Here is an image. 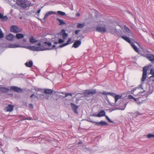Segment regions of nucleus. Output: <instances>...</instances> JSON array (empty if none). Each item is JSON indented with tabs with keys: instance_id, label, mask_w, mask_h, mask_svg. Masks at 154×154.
<instances>
[{
	"instance_id": "nucleus-1",
	"label": "nucleus",
	"mask_w": 154,
	"mask_h": 154,
	"mask_svg": "<svg viewBox=\"0 0 154 154\" xmlns=\"http://www.w3.org/2000/svg\"><path fill=\"white\" fill-rule=\"evenodd\" d=\"M37 46L38 47H36L35 46H30L26 47L27 48L33 51H43L45 50H50L51 49L49 48H46L45 47L42 46V44L40 43H38Z\"/></svg>"
},
{
	"instance_id": "nucleus-2",
	"label": "nucleus",
	"mask_w": 154,
	"mask_h": 154,
	"mask_svg": "<svg viewBox=\"0 0 154 154\" xmlns=\"http://www.w3.org/2000/svg\"><path fill=\"white\" fill-rule=\"evenodd\" d=\"M104 21H100L99 22L98 26L96 27L95 30L96 31L103 33L106 31V25Z\"/></svg>"
},
{
	"instance_id": "nucleus-3",
	"label": "nucleus",
	"mask_w": 154,
	"mask_h": 154,
	"mask_svg": "<svg viewBox=\"0 0 154 154\" xmlns=\"http://www.w3.org/2000/svg\"><path fill=\"white\" fill-rule=\"evenodd\" d=\"M17 4L23 8L29 6L31 4V2L25 0H17L16 2Z\"/></svg>"
},
{
	"instance_id": "nucleus-4",
	"label": "nucleus",
	"mask_w": 154,
	"mask_h": 154,
	"mask_svg": "<svg viewBox=\"0 0 154 154\" xmlns=\"http://www.w3.org/2000/svg\"><path fill=\"white\" fill-rule=\"evenodd\" d=\"M144 92H146V91H140L138 92L137 95H135V96H140L137 98H135L134 97L133 99L135 101L137 102V103H142L143 101H144V100H140L142 97H143V96L142 95H140V94L143 93Z\"/></svg>"
},
{
	"instance_id": "nucleus-5",
	"label": "nucleus",
	"mask_w": 154,
	"mask_h": 154,
	"mask_svg": "<svg viewBox=\"0 0 154 154\" xmlns=\"http://www.w3.org/2000/svg\"><path fill=\"white\" fill-rule=\"evenodd\" d=\"M96 89H88L85 90L84 92V94L85 97H89L91 96L96 93Z\"/></svg>"
},
{
	"instance_id": "nucleus-6",
	"label": "nucleus",
	"mask_w": 154,
	"mask_h": 154,
	"mask_svg": "<svg viewBox=\"0 0 154 154\" xmlns=\"http://www.w3.org/2000/svg\"><path fill=\"white\" fill-rule=\"evenodd\" d=\"M143 56L146 57L149 60L151 63H154V55L151 54H143Z\"/></svg>"
},
{
	"instance_id": "nucleus-7",
	"label": "nucleus",
	"mask_w": 154,
	"mask_h": 154,
	"mask_svg": "<svg viewBox=\"0 0 154 154\" xmlns=\"http://www.w3.org/2000/svg\"><path fill=\"white\" fill-rule=\"evenodd\" d=\"M98 117H100L105 116L106 119L108 120V121L110 122L113 123V122L107 116L105 115V112L103 110H102L100 111L99 113L97 114Z\"/></svg>"
},
{
	"instance_id": "nucleus-8",
	"label": "nucleus",
	"mask_w": 154,
	"mask_h": 154,
	"mask_svg": "<svg viewBox=\"0 0 154 154\" xmlns=\"http://www.w3.org/2000/svg\"><path fill=\"white\" fill-rule=\"evenodd\" d=\"M148 69V67H144L143 68L142 77L141 79L142 82H144L147 76V72Z\"/></svg>"
},
{
	"instance_id": "nucleus-9",
	"label": "nucleus",
	"mask_w": 154,
	"mask_h": 154,
	"mask_svg": "<svg viewBox=\"0 0 154 154\" xmlns=\"http://www.w3.org/2000/svg\"><path fill=\"white\" fill-rule=\"evenodd\" d=\"M22 29L19 28L17 26L13 25L10 28V31L14 33H17L21 32Z\"/></svg>"
},
{
	"instance_id": "nucleus-10",
	"label": "nucleus",
	"mask_w": 154,
	"mask_h": 154,
	"mask_svg": "<svg viewBox=\"0 0 154 154\" xmlns=\"http://www.w3.org/2000/svg\"><path fill=\"white\" fill-rule=\"evenodd\" d=\"M14 108V105L11 104H8L6 106L5 108L4 109V110L6 112H11L13 110Z\"/></svg>"
},
{
	"instance_id": "nucleus-11",
	"label": "nucleus",
	"mask_w": 154,
	"mask_h": 154,
	"mask_svg": "<svg viewBox=\"0 0 154 154\" xmlns=\"http://www.w3.org/2000/svg\"><path fill=\"white\" fill-rule=\"evenodd\" d=\"M10 89L18 93H21L23 91L22 89L20 88L17 86H11L10 87Z\"/></svg>"
},
{
	"instance_id": "nucleus-12",
	"label": "nucleus",
	"mask_w": 154,
	"mask_h": 154,
	"mask_svg": "<svg viewBox=\"0 0 154 154\" xmlns=\"http://www.w3.org/2000/svg\"><path fill=\"white\" fill-rule=\"evenodd\" d=\"M21 47L26 48L25 46H20L19 44H10L7 46V47L8 48H14Z\"/></svg>"
},
{
	"instance_id": "nucleus-13",
	"label": "nucleus",
	"mask_w": 154,
	"mask_h": 154,
	"mask_svg": "<svg viewBox=\"0 0 154 154\" xmlns=\"http://www.w3.org/2000/svg\"><path fill=\"white\" fill-rule=\"evenodd\" d=\"M71 106L74 112L77 114L78 113L77 109L78 108V106L75 104L73 103H71Z\"/></svg>"
},
{
	"instance_id": "nucleus-14",
	"label": "nucleus",
	"mask_w": 154,
	"mask_h": 154,
	"mask_svg": "<svg viewBox=\"0 0 154 154\" xmlns=\"http://www.w3.org/2000/svg\"><path fill=\"white\" fill-rule=\"evenodd\" d=\"M94 123H95V125L97 126H103L105 125H108V123L103 121L101 120L99 122H93Z\"/></svg>"
},
{
	"instance_id": "nucleus-15",
	"label": "nucleus",
	"mask_w": 154,
	"mask_h": 154,
	"mask_svg": "<svg viewBox=\"0 0 154 154\" xmlns=\"http://www.w3.org/2000/svg\"><path fill=\"white\" fill-rule=\"evenodd\" d=\"M100 93L102 95H110L114 98L116 95V94L114 93H110L109 92H107L105 91H104L103 92H101Z\"/></svg>"
},
{
	"instance_id": "nucleus-16",
	"label": "nucleus",
	"mask_w": 154,
	"mask_h": 154,
	"mask_svg": "<svg viewBox=\"0 0 154 154\" xmlns=\"http://www.w3.org/2000/svg\"><path fill=\"white\" fill-rule=\"evenodd\" d=\"M144 84V82H142L141 81V83L140 85H139L138 87L137 88H134L131 91V93L134 94V92L135 91H136L137 89H138L140 88H141V89H143V88L142 87V85Z\"/></svg>"
},
{
	"instance_id": "nucleus-17",
	"label": "nucleus",
	"mask_w": 154,
	"mask_h": 154,
	"mask_svg": "<svg viewBox=\"0 0 154 154\" xmlns=\"http://www.w3.org/2000/svg\"><path fill=\"white\" fill-rule=\"evenodd\" d=\"M81 40H79L75 41L72 45V47L75 48H77L79 47L81 44Z\"/></svg>"
},
{
	"instance_id": "nucleus-18",
	"label": "nucleus",
	"mask_w": 154,
	"mask_h": 154,
	"mask_svg": "<svg viewBox=\"0 0 154 154\" xmlns=\"http://www.w3.org/2000/svg\"><path fill=\"white\" fill-rule=\"evenodd\" d=\"M60 35L62 36L63 39H65L68 36V34L66 33L64 29L61 30L60 33Z\"/></svg>"
},
{
	"instance_id": "nucleus-19",
	"label": "nucleus",
	"mask_w": 154,
	"mask_h": 154,
	"mask_svg": "<svg viewBox=\"0 0 154 154\" xmlns=\"http://www.w3.org/2000/svg\"><path fill=\"white\" fill-rule=\"evenodd\" d=\"M14 38V35L11 33H10L7 36L6 39L9 41H13Z\"/></svg>"
},
{
	"instance_id": "nucleus-20",
	"label": "nucleus",
	"mask_w": 154,
	"mask_h": 154,
	"mask_svg": "<svg viewBox=\"0 0 154 154\" xmlns=\"http://www.w3.org/2000/svg\"><path fill=\"white\" fill-rule=\"evenodd\" d=\"M10 91L9 88H6L5 87H0V91L3 93H7L8 92Z\"/></svg>"
},
{
	"instance_id": "nucleus-21",
	"label": "nucleus",
	"mask_w": 154,
	"mask_h": 154,
	"mask_svg": "<svg viewBox=\"0 0 154 154\" xmlns=\"http://www.w3.org/2000/svg\"><path fill=\"white\" fill-rule=\"evenodd\" d=\"M71 41V38H69L67 41V42L66 43H64L63 44L59 46V48H62L64 46H65L68 44H69L71 43V42H70V41Z\"/></svg>"
},
{
	"instance_id": "nucleus-22",
	"label": "nucleus",
	"mask_w": 154,
	"mask_h": 154,
	"mask_svg": "<svg viewBox=\"0 0 154 154\" xmlns=\"http://www.w3.org/2000/svg\"><path fill=\"white\" fill-rule=\"evenodd\" d=\"M56 19L58 22L57 23L58 25L61 26L63 25H65L66 24V23L64 22L63 20H60L59 18L57 17L56 18Z\"/></svg>"
},
{
	"instance_id": "nucleus-23",
	"label": "nucleus",
	"mask_w": 154,
	"mask_h": 154,
	"mask_svg": "<svg viewBox=\"0 0 154 154\" xmlns=\"http://www.w3.org/2000/svg\"><path fill=\"white\" fill-rule=\"evenodd\" d=\"M121 38L125 40L127 42H128L130 44H131V43L132 42L131 41L129 38L126 36H122L121 37Z\"/></svg>"
},
{
	"instance_id": "nucleus-24",
	"label": "nucleus",
	"mask_w": 154,
	"mask_h": 154,
	"mask_svg": "<svg viewBox=\"0 0 154 154\" xmlns=\"http://www.w3.org/2000/svg\"><path fill=\"white\" fill-rule=\"evenodd\" d=\"M25 64L26 67H31L33 65L32 61L30 60L29 62H27L25 63Z\"/></svg>"
},
{
	"instance_id": "nucleus-25",
	"label": "nucleus",
	"mask_w": 154,
	"mask_h": 154,
	"mask_svg": "<svg viewBox=\"0 0 154 154\" xmlns=\"http://www.w3.org/2000/svg\"><path fill=\"white\" fill-rule=\"evenodd\" d=\"M130 45L136 52H138V49L137 47L135 45L134 43L132 42L131 43Z\"/></svg>"
},
{
	"instance_id": "nucleus-26",
	"label": "nucleus",
	"mask_w": 154,
	"mask_h": 154,
	"mask_svg": "<svg viewBox=\"0 0 154 154\" xmlns=\"http://www.w3.org/2000/svg\"><path fill=\"white\" fill-rule=\"evenodd\" d=\"M15 37L17 39H20L23 38L24 35L21 33H17L16 34Z\"/></svg>"
},
{
	"instance_id": "nucleus-27",
	"label": "nucleus",
	"mask_w": 154,
	"mask_h": 154,
	"mask_svg": "<svg viewBox=\"0 0 154 154\" xmlns=\"http://www.w3.org/2000/svg\"><path fill=\"white\" fill-rule=\"evenodd\" d=\"M51 45V42H45L44 43H43L42 44V46H44L46 48L47 46L50 47Z\"/></svg>"
},
{
	"instance_id": "nucleus-28",
	"label": "nucleus",
	"mask_w": 154,
	"mask_h": 154,
	"mask_svg": "<svg viewBox=\"0 0 154 154\" xmlns=\"http://www.w3.org/2000/svg\"><path fill=\"white\" fill-rule=\"evenodd\" d=\"M44 92L46 94H51L53 92V91L52 89H45Z\"/></svg>"
},
{
	"instance_id": "nucleus-29",
	"label": "nucleus",
	"mask_w": 154,
	"mask_h": 154,
	"mask_svg": "<svg viewBox=\"0 0 154 154\" xmlns=\"http://www.w3.org/2000/svg\"><path fill=\"white\" fill-rule=\"evenodd\" d=\"M30 42L31 43H35L37 42V40L35 39L32 36H31L29 37Z\"/></svg>"
},
{
	"instance_id": "nucleus-30",
	"label": "nucleus",
	"mask_w": 154,
	"mask_h": 154,
	"mask_svg": "<svg viewBox=\"0 0 154 154\" xmlns=\"http://www.w3.org/2000/svg\"><path fill=\"white\" fill-rule=\"evenodd\" d=\"M61 94H64L65 95V97H66L68 96H72V94L71 93H65L64 92H62L61 93Z\"/></svg>"
},
{
	"instance_id": "nucleus-31",
	"label": "nucleus",
	"mask_w": 154,
	"mask_h": 154,
	"mask_svg": "<svg viewBox=\"0 0 154 154\" xmlns=\"http://www.w3.org/2000/svg\"><path fill=\"white\" fill-rule=\"evenodd\" d=\"M57 13L60 15L61 16H64L66 15V13L65 12L61 11H57Z\"/></svg>"
},
{
	"instance_id": "nucleus-32",
	"label": "nucleus",
	"mask_w": 154,
	"mask_h": 154,
	"mask_svg": "<svg viewBox=\"0 0 154 154\" xmlns=\"http://www.w3.org/2000/svg\"><path fill=\"white\" fill-rule=\"evenodd\" d=\"M121 96H120L119 95H116L115 97V103H116L117 101L118 100L119 98H120Z\"/></svg>"
},
{
	"instance_id": "nucleus-33",
	"label": "nucleus",
	"mask_w": 154,
	"mask_h": 154,
	"mask_svg": "<svg viewBox=\"0 0 154 154\" xmlns=\"http://www.w3.org/2000/svg\"><path fill=\"white\" fill-rule=\"evenodd\" d=\"M85 26L84 24H82L81 23H78L77 25V27L78 28H82L83 27Z\"/></svg>"
},
{
	"instance_id": "nucleus-34",
	"label": "nucleus",
	"mask_w": 154,
	"mask_h": 154,
	"mask_svg": "<svg viewBox=\"0 0 154 154\" xmlns=\"http://www.w3.org/2000/svg\"><path fill=\"white\" fill-rule=\"evenodd\" d=\"M124 28L125 30V31L128 33H130V30L126 26H124Z\"/></svg>"
},
{
	"instance_id": "nucleus-35",
	"label": "nucleus",
	"mask_w": 154,
	"mask_h": 154,
	"mask_svg": "<svg viewBox=\"0 0 154 154\" xmlns=\"http://www.w3.org/2000/svg\"><path fill=\"white\" fill-rule=\"evenodd\" d=\"M145 92H144L143 93L140 94V95H142L143 96V97H142L140 99V100H144V101L145 100L146 97V96L145 95Z\"/></svg>"
},
{
	"instance_id": "nucleus-36",
	"label": "nucleus",
	"mask_w": 154,
	"mask_h": 154,
	"mask_svg": "<svg viewBox=\"0 0 154 154\" xmlns=\"http://www.w3.org/2000/svg\"><path fill=\"white\" fill-rule=\"evenodd\" d=\"M147 136V137L148 138L154 137V134H148Z\"/></svg>"
},
{
	"instance_id": "nucleus-37",
	"label": "nucleus",
	"mask_w": 154,
	"mask_h": 154,
	"mask_svg": "<svg viewBox=\"0 0 154 154\" xmlns=\"http://www.w3.org/2000/svg\"><path fill=\"white\" fill-rule=\"evenodd\" d=\"M4 37V34L2 32L1 29L0 28V38H2Z\"/></svg>"
},
{
	"instance_id": "nucleus-38",
	"label": "nucleus",
	"mask_w": 154,
	"mask_h": 154,
	"mask_svg": "<svg viewBox=\"0 0 154 154\" xmlns=\"http://www.w3.org/2000/svg\"><path fill=\"white\" fill-rule=\"evenodd\" d=\"M8 20V17H7L5 16H3L1 20L3 21H5L6 20Z\"/></svg>"
},
{
	"instance_id": "nucleus-39",
	"label": "nucleus",
	"mask_w": 154,
	"mask_h": 154,
	"mask_svg": "<svg viewBox=\"0 0 154 154\" xmlns=\"http://www.w3.org/2000/svg\"><path fill=\"white\" fill-rule=\"evenodd\" d=\"M47 13L48 14V15H51L52 14H54L55 13V12L53 11H49Z\"/></svg>"
},
{
	"instance_id": "nucleus-40",
	"label": "nucleus",
	"mask_w": 154,
	"mask_h": 154,
	"mask_svg": "<svg viewBox=\"0 0 154 154\" xmlns=\"http://www.w3.org/2000/svg\"><path fill=\"white\" fill-rule=\"evenodd\" d=\"M126 104L124 106H123L122 108H121V106H120L119 107V109H121L122 110H124L125 109V108L126 107Z\"/></svg>"
},
{
	"instance_id": "nucleus-41",
	"label": "nucleus",
	"mask_w": 154,
	"mask_h": 154,
	"mask_svg": "<svg viewBox=\"0 0 154 154\" xmlns=\"http://www.w3.org/2000/svg\"><path fill=\"white\" fill-rule=\"evenodd\" d=\"M64 42V40L61 39H59L58 40V43L59 44L63 43Z\"/></svg>"
},
{
	"instance_id": "nucleus-42",
	"label": "nucleus",
	"mask_w": 154,
	"mask_h": 154,
	"mask_svg": "<svg viewBox=\"0 0 154 154\" xmlns=\"http://www.w3.org/2000/svg\"><path fill=\"white\" fill-rule=\"evenodd\" d=\"M29 106L30 108L32 109L33 108V105L32 104V103L29 104Z\"/></svg>"
},
{
	"instance_id": "nucleus-43",
	"label": "nucleus",
	"mask_w": 154,
	"mask_h": 154,
	"mask_svg": "<svg viewBox=\"0 0 154 154\" xmlns=\"http://www.w3.org/2000/svg\"><path fill=\"white\" fill-rule=\"evenodd\" d=\"M105 99L107 101V102L109 103V102H110L107 96V95H106V96L105 97Z\"/></svg>"
},
{
	"instance_id": "nucleus-44",
	"label": "nucleus",
	"mask_w": 154,
	"mask_h": 154,
	"mask_svg": "<svg viewBox=\"0 0 154 154\" xmlns=\"http://www.w3.org/2000/svg\"><path fill=\"white\" fill-rule=\"evenodd\" d=\"M150 73L151 74H154V69H151L150 71Z\"/></svg>"
},
{
	"instance_id": "nucleus-45",
	"label": "nucleus",
	"mask_w": 154,
	"mask_h": 154,
	"mask_svg": "<svg viewBox=\"0 0 154 154\" xmlns=\"http://www.w3.org/2000/svg\"><path fill=\"white\" fill-rule=\"evenodd\" d=\"M49 16V15H48V14H47V13H46L45 14V16H44V19H46V18H47V17H48V16Z\"/></svg>"
},
{
	"instance_id": "nucleus-46",
	"label": "nucleus",
	"mask_w": 154,
	"mask_h": 154,
	"mask_svg": "<svg viewBox=\"0 0 154 154\" xmlns=\"http://www.w3.org/2000/svg\"><path fill=\"white\" fill-rule=\"evenodd\" d=\"M128 98L130 99H133V98H134L131 95H129L128 96Z\"/></svg>"
},
{
	"instance_id": "nucleus-47",
	"label": "nucleus",
	"mask_w": 154,
	"mask_h": 154,
	"mask_svg": "<svg viewBox=\"0 0 154 154\" xmlns=\"http://www.w3.org/2000/svg\"><path fill=\"white\" fill-rule=\"evenodd\" d=\"M87 121L88 122H91L92 123H94V122H96L95 121H93L92 120H91L90 119H88L87 120Z\"/></svg>"
},
{
	"instance_id": "nucleus-48",
	"label": "nucleus",
	"mask_w": 154,
	"mask_h": 154,
	"mask_svg": "<svg viewBox=\"0 0 154 154\" xmlns=\"http://www.w3.org/2000/svg\"><path fill=\"white\" fill-rule=\"evenodd\" d=\"M80 30H76L75 32V35H77V34L79 32Z\"/></svg>"
},
{
	"instance_id": "nucleus-49",
	"label": "nucleus",
	"mask_w": 154,
	"mask_h": 154,
	"mask_svg": "<svg viewBox=\"0 0 154 154\" xmlns=\"http://www.w3.org/2000/svg\"><path fill=\"white\" fill-rule=\"evenodd\" d=\"M91 116H94V117H98V116H97V114H93L92 115H91Z\"/></svg>"
},
{
	"instance_id": "nucleus-50",
	"label": "nucleus",
	"mask_w": 154,
	"mask_h": 154,
	"mask_svg": "<svg viewBox=\"0 0 154 154\" xmlns=\"http://www.w3.org/2000/svg\"><path fill=\"white\" fill-rule=\"evenodd\" d=\"M3 16V15L0 13V19H1L2 18Z\"/></svg>"
},
{
	"instance_id": "nucleus-51",
	"label": "nucleus",
	"mask_w": 154,
	"mask_h": 154,
	"mask_svg": "<svg viewBox=\"0 0 154 154\" xmlns=\"http://www.w3.org/2000/svg\"><path fill=\"white\" fill-rule=\"evenodd\" d=\"M41 9H39V10H38V11H37V13L38 14H39L40 13V11H41Z\"/></svg>"
},
{
	"instance_id": "nucleus-52",
	"label": "nucleus",
	"mask_w": 154,
	"mask_h": 154,
	"mask_svg": "<svg viewBox=\"0 0 154 154\" xmlns=\"http://www.w3.org/2000/svg\"><path fill=\"white\" fill-rule=\"evenodd\" d=\"M109 104L110 105H111V106H113L114 105V103H111L110 102H109Z\"/></svg>"
},
{
	"instance_id": "nucleus-53",
	"label": "nucleus",
	"mask_w": 154,
	"mask_h": 154,
	"mask_svg": "<svg viewBox=\"0 0 154 154\" xmlns=\"http://www.w3.org/2000/svg\"><path fill=\"white\" fill-rule=\"evenodd\" d=\"M23 42H27V40L26 39H23Z\"/></svg>"
},
{
	"instance_id": "nucleus-54",
	"label": "nucleus",
	"mask_w": 154,
	"mask_h": 154,
	"mask_svg": "<svg viewBox=\"0 0 154 154\" xmlns=\"http://www.w3.org/2000/svg\"><path fill=\"white\" fill-rule=\"evenodd\" d=\"M34 96V94H32L30 96V97L31 98H32V97Z\"/></svg>"
},
{
	"instance_id": "nucleus-55",
	"label": "nucleus",
	"mask_w": 154,
	"mask_h": 154,
	"mask_svg": "<svg viewBox=\"0 0 154 154\" xmlns=\"http://www.w3.org/2000/svg\"><path fill=\"white\" fill-rule=\"evenodd\" d=\"M58 43V42H57V41H55V42H54V43L55 44H57Z\"/></svg>"
},
{
	"instance_id": "nucleus-56",
	"label": "nucleus",
	"mask_w": 154,
	"mask_h": 154,
	"mask_svg": "<svg viewBox=\"0 0 154 154\" xmlns=\"http://www.w3.org/2000/svg\"><path fill=\"white\" fill-rule=\"evenodd\" d=\"M79 13H77L76 14V16H80Z\"/></svg>"
},
{
	"instance_id": "nucleus-57",
	"label": "nucleus",
	"mask_w": 154,
	"mask_h": 154,
	"mask_svg": "<svg viewBox=\"0 0 154 154\" xmlns=\"http://www.w3.org/2000/svg\"><path fill=\"white\" fill-rule=\"evenodd\" d=\"M17 151L18 152H19L21 150L20 149H19L18 147H17Z\"/></svg>"
},
{
	"instance_id": "nucleus-58",
	"label": "nucleus",
	"mask_w": 154,
	"mask_h": 154,
	"mask_svg": "<svg viewBox=\"0 0 154 154\" xmlns=\"http://www.w3.org/2000/svg\"><path fill=\"white\" fill-rule=\"evenodd\" d=\"M152 75L150 76V77L151 78V77H153V78H154V74H151Z\"/></svg>"
},
{
	"instance_id": "nucleus-59",
	"label": "nucleus",
	"mask_w": 154,
	"mask_h": 154,
	"mask_svg": "<svg viewBox=\"0 0 154 154\" xmlns=\"http://www.w3.org/2000/svg\"><path fill=\"white\" fill-rule=\"evenodd\" d=\"M34 98H38V97H37V96H35V95H34Z\"/></svg>"
},
{
	"instance_id": "nucleus-60",
	"label": "nucleus",
	"mask_w": 154,
	"mask_h": 154,
	"mask_svg": "<svg viewBox=\"0 0 154 154\" xmlns=\"http://www.w3.org/2000/svg\"><path fill=\"white\" fill-rule=\"evenodd\" d=\"M41 88H38V89L37 91H41Z\"/></svg>"
},
{
	"instance_id": "nucleus-61",
	"label": "nucleus",
	"mask_w": 154,
	"mask_h": 154,
	"mask_svg": "<svg viewBox=\"0 0 154 154\" xmlns=\"http://www.w3.org/2000/svg\"><path fill=\"white\" fill-rule=\"evenodd\" d=\"M17 0H11V1H13L14 2H15L17 1Z\"/></svg>"
},
{
	"instance_id": "nucleus-62",
	"label": "nucleus",
	"mask_w": 154,
	"mask_h": 154,
	"mask_svg": "<svg viewBox=\"0 0 154 154\" xmlns=\"http://www.w3.org/2000/svg\"><path fill=\"white\" fill-rule=\"evenodd\" d=\"M55 47H56V46H55V45H54L52 47L53 48H54Z\"/></svg>"
},
{
	"instance_id": "nucleus-63",
	"label": "nucleus",
	"mask_w": 154,
	"mask_h": 154,
	"mask_svg": "<svg viewBox=\"0 0 154 154\" xmlns=\"http://www.w3.org/2000/svg\"><path fill=\"white\" fill-rule=\"evenodd\" d=\"M136 43L139 46V43L137 42H136Z\"/></svg>"
},
{
	"instance_id": "nucleus-64",
	"label": "nucleus",
	"mask_w": 154,
	"mask_h": 154,
	"mask_svg": "<svg viewBox=\"0 0 154 154\" xmlns=\"http://www.w3.org/2000/svg\"><path fill=\"white\" fill-rule=\"evenodd\" d=\"M20 19H22V17H20Z\"/></svg>"
}]
</instances>
